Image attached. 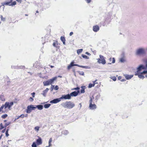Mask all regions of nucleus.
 I'll use <instances>...</instances> for the list:
<instances>
[{
  "instance_id": "nucleus-38",
  "label": "nucleus",
  "mask_w": 147,
  "mask_h": 147,
  "mask_svg": "<svg viewBox=\"0 0 147 147\" xmlns=\"http://www.w3.org/2000/svg\"><path fill=\"white\" fill-rule=\"evenodd\" d=\"M7 116V114H5L2 115L1 116V117L3 119H5L6 118Z\"/></svg>"
},
{
  "instance_id": "nucleus-63",
  "label": "nucleus",
  "mask_w": 147,
  "mask_h": 147,
  "mask_svg": "<svg viewBox=\"0 0 147 147\" xmlns=\"http://www.w3.org/2000/svg\"><path fill=\"white\" fill-rule=\"evenodd\" d=\"M145 74V77L147 78V73Z\"/></svg>"
},
{
  "instance_id": "nucleus-5",
  "label": "nucleus",
  "mask_w": 147,
  "mask_h": 147,
  "mask_svg": "<svg viewBox=\"0 0 147 147\" xmlns=\"http://www.w3.org/2000/svg\"><path fill=\"white\" fill-rule=\"evenodd\" d=\"M35 105H30L28 106L27 109L26 110V112L28 113H30L33 110H35L36 109V107Z\"/></svg>"
},
{
  "instance_id": "nucleus-43",
  "label": "nucleus",
  "mask_w": 147,
  "mask_h": 147,
  "mask_svg": "<svg viewBox=\"0 0 147 147\" xmlns=\"http://www.w3.org/2000/svg\"><path fill=\"white\" fill-rule=\"evenodd\" d=\"M16 1H14L12 3H11V6H13V5H16Z\"/></svg>"
},
{
  "instance_id": "nucleus-33",
  "label": "nucleus",
  "mask_w": 147,
  "mask_h": 147,
  "mask_svg": "<svg viewBox=\"0 0 147 147\" xmlns=\"http://www.w3.org/2000/svg\"><path fill=\"white\" fill-rule=\"evenodd\" d=\"M9 130V129H7L6 131L5 134H6V136L7 137H8L9 135V134H8V131Z\"/></svg>"
},
{
  "instance_id": "nucleus-50",
  "label": "nucleus",
  "mask_w": 147,
  "mask_h": 147,
  "mask_svg": "<svg viewBox=\"0 0 147 147\" xmlns=\"http://www.w3.org/2000/svg\"><path fill=\"white\" fill-rule=\"evenodd\" d=\"M19 118H20V117H19V116H18L17 117V118H16L15 119H14V122H15V121H16V120H17V119H19Z\"/></svg>"
},
{
  "instance_id": "nucleus-9",
  "label": "nucleus",
  "mask_w": 147,
  "mask_h": 147,
  "mask_svg": "<svg viewBox=\"0 0 147 147\" xmlns=\"http://www.w3.org/2000/svg\"><path fill=\"white\" fill-rule=\"evenodd\" d=\"M79 92V90H78L77 92L74 91V92H72V93L69 94L70 97L71 98V96H76L78 95Z\"/></svg>"
},
{
  "instance_id": "nucleus-3",
  "label": "nucleus",
  "mask_w": 147,
  "mask_h": 147,
  "mask_svg": "<svg viewBox=\"0 0 147 147\" xmlns=\"http://www.w3.org/2000/svg\"><path fill=\"white\" fill-rule=\"evenodd\" d=\"M63 107L67 109H71L75 106V104L71 101H67L63 102L61 104Z\"/></svg>"
},
{
  "instance_id": "nucleus-19",
  "label": "nucleus",
  "mask_w": 147,
  "mask_h": 147,
  "mask_svg": "<svg viewBox=\"0 0 147 147\" xmlns=\"http://www.w3.org/2000/svg\"><path fill=\"white\" fill-rule=\"evenodd\" d=\"M49 90V89L48 88H47L45 90H44L42 93V94L44 96H46V93H47L48 90Z\"/></svg>"
},
{
  "instance_id": "nucleus-26",
  "label": "nucleus",
  "mask_w": 147,
  "mask_h": 147,
  "mask_svg": "<svg viewBox=\"0 0 147 147\" xmlns=\"http://www.w3.org/2000/svg\"><path fill=\"white\" fill-rule=\"evenodd\" d=\"M4 107L5 108V106L4 105H2L0 108V112H2V113H5L3 111H2V110L3 109Z\"/></svg>"
},
{
  "instance_id": "nucleus-30",
  "label": "nucleus",
  "mask_w": 147,
  "mask_h": 147,
  "mask_svg": "<svg viewBox=\"0 0 147 147\" xmlns=\"http://www.w3.org/2000/svg\"><path fill=\"white\" fill-rule=\"evenodd\" d=\"M110 78L112 79L114 81H116V80L117 78L115 76H113L111 77H110Z\"/></svg>"
},
{
  "instance_id": "nucleus-22",
  "label": "nucleus",
  "mask_w": 147,
  "mask_h": 147,
  "mask_svg": "<svg viewBox=\"0 0 147 147\" xmlns=\"http://www.w3.org/2000/svg\"><path fill=\"white\" fill-rule=\"evenodd\" d=\"M60 39L61 41L63 42L64 45L65 44V38L62 36H61Z\"/></svg>"
},
{
  "instance_id": "nucleus-34",
  "label": "nucleus",
  "mask_w": 147,
  "mask_h": 147,
  "mask_svg": "<svg viewBox=\"0 0 147 147\" xmlns=\"http://www.w3.org/2000/svg\"><path fill=\"white\" fill-rule=\"evenodd\" d=\"M10 123V122H9L7 123H6L5 125V127H6L7 126L9 125Z\"/></svg>"
},
{
  "instance_id": "nucleus-41",
  "label": "nucleus",
  "mask_w": 147,
  "mask_h": 147,
  "mask_svg": "<svg viewBox=\"0 0 147 147\" xmlns=\"http://www.w3.org/2000/svg\"><path fill=\"white\" fill-rule=\"evenodd\" d=\"M79 74L83 76L84 75V72L83 71H79Z\"/></svg>"
},
{
  "instance_id": "nucleus-16",
  "label": "nucleus",
  "mask_w": 147,
  "mask_h": 147,
  "mask_svg": "<svg viewBox=\"0 0 147 147\" xmlns=\"http://www.w3.org/2000/svg\"><path fill=\"white\" fill-rule=\"evenodd\" d=\"M53 45L54 47H56V48H57V49H58V42L57 41H54L53 42Z\"/></svg>"
},
{
  "instance_id": "nucleus-4",
  "label": "nucleus",
  "mask_w": 147,
  "mask_h": 147,
  "mask_svg": "<svg viewBox=\"0 0 147 147\" xmlns=\"http://www.w3.org/2000/svg\"><path fill=\"white\" fill-rule=\"evenodd\" d=\"M57 77H55L52 78V79L49 80L47 81H44L43 82L44 86H47L51 84L54 81V80L57 79Z\"/></svg>"
},
{
  "instance_id": "nucleus-64",
  "label": "nucleus",
  "mask_w": 147,
  "mask_h": 147,
  "mask_svg": "<svg viewBox=\"0 0 147 147\" xmlns=\"http://www.w3.org/2000/svg\"><path fill=\"white\" fill-rule=\"evenodd\" d=\"M50 67H51V68H53V67H54V66H52V65H51V66H50Z\"/></svg>"
},
{
  "instance_id": "nucleus-54",
  "label": "nucleus",
  "mask_w": 147,
  "mask_h": 147,
  "mask_svg": "<svg viewBox=\"0 0 147 147\" xmlns=\"http://www.w3.org/2000/svg\"><path fill=\"white\" fill-rule=\"evenodd\" d=\"M74 66H78V67H80V66H81V65H78V64H74Z\"/></svg>"
},
{
  "instance_id": "nucleus-18",
  "label": "nucleus",
  "mask_w": 147,
  "mask_h": 147,
  "mask_svg": "<svg viewBox=\"0 0 147 147\" xmlns=\"http://www.w3.org/2000/svg\"><path fill=\"white\" fill-rule=\"evenodd\" d=\"M109 60L110 62H111L109 63V64H111V63H114L115 62V60L114 58H110L109 59Z\"/></svg>"
},
{
  "instance_id": "nucleus-12",
  "label": "nucleus",
  "mask_w": 147,
  "mask_h": 147,
  "mask_svg": "<svg viewBox=\"0 0 147 147\" xmlns=\"http://www.w3.org/2000/svg\"><path fill=\"white\" fill-rule=\"evenodd\" d=\"M97 81V80H96L95 81H93V84H92L91 83L89 84V85L88 86V88H90L94 86L95 84H98L97 82H96V83L95 82Z\"/></svg>"
},
{
  "instance_id": "nucleus-56",
  "label": "nucleus",
  "mask_w": 147,
  "mask_h": 147,
  "mask_svg": "<svg viewBox=\"0 0 147 147\" xmlns=\"http://www.w3.org/2000/svg\"><path fill=\"white\" fill-rule=\"evenodd\" d=\"M118 79L119 80H120L121 79V76H119L118 77Z\"/></svg>"
},
{
  "instance_id": "nucleus-1",
  "label": "nucleus",
  "mask_w": 147,
  "mask_h": 147,
  "mask_svg": "<svg viewBox=\"0 0 147 147\" xmlns=\"http://www.w3.org/2000/svg\"><path fill=\"white\" fill-rule=\"evenodd\" d=\"M147 74V60L146 61L145 65H140L137 68V71L135 75L138 76V77L142 79L145 78L144 75Z\"/></svg>"
},
{
  "instance_id": "nucleus-60",
  "label": "nucleus",
  "mask_w": 147,
  "mask_h": 147,
  "mask_svg": "<svg viewBox=\"0 0 147 147\" xmlns=\"http://www.w3.org/2000/svg\"><path fill=\"white\" fill-rule=\"evenodd\" d=\"M5 130H6V128H5V129H4L2 131V132L3 133H4L5 132Z\"/></svg>"
},
{
  "instance_id": "nucleus-13",
  "label": "nucleus",
  "mask_w": 147,
  "mask_h": 147,
  "mask_svg": "<svg viewBox=\"0 0 147 147\" xmlns=\"http://www.w3.org/2000/svg\"><path fill=\"white\" fill-rule=\"evenodd\" d=\"M89 108L90 109H94L96 108V105L95 104H92L91 103L89 105Z\"/></svg>"
},
{
  "instance_id": "nucleus-57",
  "label": "nucleus",
  "mask_w": 147,
  "mask_h": 147,
  "mask_svg": "<svg viewBox=\"0 0 147 147\" xmlns=\"http://www.w3.org/2000/svg\"><path fill=\"white\" fill-rule=\"evenodd\" d=\"M73 34V32H70V34H69V35L70 36H71Z\"/></svg>"
},
{
  "instance_id": "nucleus-48",
  "label": "nucleus",
  "mask_w": 147,
  "mask_h": 147,
  "mask_svg": "<svg viewBox=\"0 0 147 147\" xmlns=\"http://www.w3.org/2000/svg\"><path fill=\"white\" fill-rule=\"evenodd\" d=\"M31 94L32 95V96L33 97H35V92H33Z\"/></svg>"
},
{
  "instance_id": "nucleus-32",
  "label": "nucleus",
  "mask_w": 147,
  "mask_h": 147,
  "mask_svg": "<svg viewBox=\"0 0 147 147\" xmlns=\"http://www.w3.org/2000/svg\"><path fill=\"white\" fill-rule=\"evenodd\" d=\"M92 97H90V100L89 101V102L90 103V104H91V103H92V101L93 100V99L94 98V97L93 96H92Z\"/></svg>"
},
{
  "instance_id": "nucleus-23",
  "label": "nucleus",
  "mask_w": 147,
  "mask_h": 147,
  "mask_svg": "<svg viewBox=\"0 0 147 147\" xmlns=\"http://www.w3.org/2000/svg\"><path fill=\"white\" fill-rule=\"evenodd\" d=\"M52 141V138H51L49 140V146H46V147H50V146H52V145L51 144V142Z\"/></svg>"
},
{
  "instance_id": "nucleus-21",
  "label": "nucleus",
  "mask_w": 147,
  "mask_h": 147,
  "mask_svg": "<svg viewBox=\"0 0 147 147\" xmlns=\"http://www.w3.org/2000/svg\"><path fill=\"white\" fill-rule=\"evenodd\" d=\"M74 61H73L71 62L70 65H69L67 67V69H69L71 67L74 66Z\"/></svg>"
},
{
  "instance_id": "nucleus-47",
  "label": "nucleus",
  "mask_w": 147,
  "mask_h": 147,
  "mask_svg": "<svg viewBox=\"0 0 147 147\" xmlns=\"http://www.w3.org/2000/svg\"><path fill=\"white\" fill-rule=\"evenodd\" d=\"M19 116L20 117H21L22 118H23L24 117L25 115L24 114H22V115H21L20 116Z\"/></svg>"
},
{
  "instance_id": "nucleus-10",
  "label": "nucleus",
  "mask_w": 147,
  "mask_h": 147,
  "mask_svg": "<svg viewBox=\"0 0 147 147\" xmlns=\"http://www.w3.org/2000/svg\"><path fill=\"white\" fill-rule=\"evenodd\" d=\"M123 76L127 80L131 79L133 76V75H129L128 74H124Z\"/></svg>"
},
{
  "instance_id": "nucleus-61",
  "label": "nucleus",
  "mask_w": 147,
  "mask_h": 147,
  "mask_svg": "<svg viewBox=\"0 0 147 147\" xmlns=\"http://www.w3.org/2000/svg\"><path fill=\"white\" fill-rule=\"evenodd\" d=\"M28 116V115L27 114H26L25 115V117H27Z\"/></svg>"
},
{
  "instance_id": "nucleus-6",
  "label": "nucleus",
  "mask_w": 147,
  "mask_h": 147,
  "mask_svg": "<svg viewBox=\"0 0 147 147\" xmlns=\"http://www.w3.org/2000/svg\"><path fill=\"white\" fill-rule=\"evenodd\" d=\"M100 58L97 59V62L99 63H101L102 64L106 63V61L103 56L101 55H99Z\"/></svg>"
},
{
  "instance_id": "nucleus-7",
  "label": "nucleus",
  "mask_w": 147,
  "mask_h": 147,
  "mask_svg": "<svg viewBox=\"0 0 147 147\" xmlns=\"http://www.w3.org/2000/svg\"><path fill=\"white\" fill-rule=\"evenodd\" d=\"M71 98L70 97L69 94H68L67 95H62L60 99H70Z\"/></svg>"
},
{
  "instance_id": "nucleus-42",
  "label": "nucleus",
  "mask_w": 147,
  "mask_h": 147,
  "mask_svg": "<svg viewBox=\"0 0 147 147\" xmlns=\"http://www.w3.org/2000/svg\"><path fill=\"white\" fill-rule=\"evenodd\" d=\"M0 127H1V128L0 129H2L4 128V127L3 125V124H2V123H1L0 124Z\"/></svg>"
},
{
  "instance_id": "nucleus-35",
  "label": "nucleus",
  "mask_w": 147,
  "mask_h": 147,
  "mask_svg": "<svg viewBox=\"0 0 147 147\" xmlns=\"http://www.w3.org/2000/svg\"><path fill=\"white\" fill-rule=\"evenodd\" d=\"M82 57L84 58H85L86 59H89V57L87 56L86 55H82Z\"/></svg>"
},
{
  "instance_id": "nucleus-37",
  "label": "nucleus",
  "mask_w": 147,
  "mask_h": 147,
  "mask_svg": "<svg viewBox=\"0 0 147 147\" xmlns=\"http://www.w3.org/2000/svg\"><path fill=\"white\" fill-rule=\"evenodd\" d=\"M120 61L121 62H123L125 61V60L124 59V58H122L120 59Z\"/></svg>"
},
{
  "instance_id": "nucleus-25",
  "label": "nucleus",
  "mask_w": 147,
  "mask_h": 147,
  "mask_svg": "<svg viewBox=\"0 0 147 147\" xmlns=\"http://www.w3.org/2000/svg\"><path fill=\"white\" fill-rule=\"evenodd\" d=\"M83 51L82 49H78L77 50V53L78 54H79L81 53Z\"/></svg>"
},
{
  "instance_id": "nucleus-59",
  "label": "nucleus",
  "mask_w": 147,
  "mask_h": 147,
  "mask_svg": "<svg viewBox=\"0 0 147 147\" xmlns=\"http://www.w3.org/2000/svg\"><path fill=\"white\" fill-rule=\"evenodd\" d=\"M126 80L125 79H122L121 81V82H124V81H125Z\"/></svg>"
},
{
  "instance_id": "nucleus-29",
  "label": "nucleus",
  "mask_w": 147,
  "mask_h": 147,
  "mask_svg": "<svg viewBox=\"0 0 147 147\" xmlns=\"http://www.w3.org/2000/svg\"><path fill=\"white\" fill-rule=\"evenodd\" d=\"M37 144H36V143L35 142H33L32 144V147H37Z\"/></svg>"
},
{
  "instance_id": "nucleus-36",
  "label": "nucleus",
  "mask_w": 147,
  "mask_h": 147,
  "mask_svg": "<svg viewBox=\"0 0 147 147\" xmlns=\"http://www.w3.org/2000/svg\"><path fill=\"white\" fill-rule=\"evenodd\" d=\"M80 67H82L84 68H85V69H88L89 68L88 67V66H80Z\"/></svg>"
},
{
  "instance_id": "nucleus-40",
  "label": "nucleus",
  "mask_w": 147,
  "mask_h": 147,
  "mask_svg": "<svg viewBox=\"0 0 147 147\" xmlns=\"http://www.w3.org/2000/svg\"><path fill=\"white\" fill-rule=\"evenodd\" d=\"M100 96V95L99 94L98 95H97L96 96V100H98V99L99 98Z\"/></svg>"
},
{
  "instance_id": "nucleus-20",
  "label": "nucleus",
  "mask_w": 147,
  "mask_h": 147,
  "mask_svg": "<svg viewBox=\"0 0 147 147\" xmlns=\"http://www.w3.org/2000/svg\"><path fill=\"white\" fill-rule=\"evenodd\" d=\"M12 2V0H11L9 2L4 3H3V5H9V6H11V3Z\"/></svg>"
},
{
  "instance_id": "nucleus-31",
  "label": "nucleus",
  "mask_w": 147,
  "mask_h": 147,
  "mask_svg": "<svg viewBox=\"0 0 147 147\" xmlns=\"http://www.w3.org/2000/svg\"><path fill=\"white\" fill-rule=\"evenodd\" d=\"M82 89L81 90L80 92L82 93H84L85 92L84 88V87L82 86L81 87Z\"/></svg>"
},
{
  "instance_id": "nucleus-14",
  "label": "nucleus",
  "mask_w": 147,
  "mask_h": 147,
  "mask_svg": "<svg viewBox=\"0 0 147 147\" xmlns=\"http://www.w3.org/2000/svg\"><path fill=\"white\" fill-rule=\"evenodd\" d=\"M93 30L94 32H97L99 30V27L98 25L94 26L93 27Z\"/></svg>"
},
{
  "instance_id": "nucleus-55",
  "label": "nucleus",
  "mask_w": 147,
  "mask_h": 147,
  "mask_svg": "<svg viewBox=\"0 0 147 147\" xmlns=\"http://www.w3.org/2000/svg\"><path fill=\"white\" fill-rule=\"evenodd\" d=\"M88 3H89L90 2L91 0H85Z\"/></svg>"
},
{
  "instance_id": "nucleus-52",
  "label": "nucleus",
  "mask_w": 147,
  "mask_h": 147,
  "mask_svg": "<svg viewBox=\"0 0 147 147\" xmlns=\"http://www.w3.org/2000/svg\"><path fill=\"white\" fill-rule=\"evenodd\" d=\"M9 104L10 105H11V107L12 106L13 104V102H11L9 103Z\"/></svg>"
},
{
  "instance_id": "nucleus-39",
  "label": "nucleus",
  "mask_w": 147,
  "mask_h": 147,
  "mask_svg": "<svg viewBox=\"0 0 147 147\" xmlns=\"http://www.w3.org/2000/svg\"><path fill=\"white\" fill-rule=\"evenodd\" d=\"M0 98L1 100L2 101H4L5 100V98L3 96H1L0 97Z\"/></svg>"
},
{
  "instance_id": "nucleus-27",
  "label": "nucleus",
  "mask_w": 147,
  "mask_h": 147,
  "mask_svg": "<svg viewBox=\"0 0 147 147\" xmlns=\"http://www.w3.org/2000/svg\"><path fill=\"white\" fill-rule=\"evenodd\" d=\"M39 128H40V127H39V126H36V127H34V129L37 132H38V131L39 130Z\"/></svg>"
},
{
  "instance_id": "nucleus-51",
  "label": "nucleus",
  "mask_w": 147,
  "mask_h": 147,
  "mask_svg": "<svg viewBox=\"0 0 147 147\" xmlns=\"http://www.w3.org/2000/svg\"><path fill=\"white\" fill-rule=\"evenodd\" d=\"M18 2L21 3L22 2V0H16Z\"/></svg>"
},
{
  "instance_id": "nucleus-15",
  "label": "nucleus",
  "mask_w": 147,
  "mask_h": 147,
  "mask_svg": "<svg viewBox=\"0 0 147 147\" xmlns=\"http://www.w3.org/2000/svg\"><path fill=\"white\" fill-rule=\"evenodd\" d=\"M5 109L7 108H8L9 109H10V108L11 107V105H10L9 103L7 102H6L5 105Z\"/></svg>"
},
{
  "instance_id": "nucleus-8",
  "label": "nucleus",
  "mask_w": 147,
  "mask_h": 147,
  "mask_svg": "<svg viewBox=\"0 0 147 147\" xmlns=\"http://www.w3.org/2000/svg\"><path fill=\"white\" fill-rule=\"evenodd\" d=\"M60 98L54 99L51 100L50 102L51 103H57L61 101Z\"/></svg>"
},
{
  "instance_id": "nucleus-17",
  "label": "nucleus",
  "mask_w": 147,
  "mask_h": 147,
  "mask_svg": "<svg viewBox=\"0 0 147 147\" xmlns=\"http://www.w3.org/2000/svg\"><path fill=\"white\" fill-rule=\"evenodd\" d=\"M35 107L36 108H37L39 110H41L43 108V106L41 105H35Z\"/></svg>"
},
{
  "instance_id": "nucleus-11",
  "label": "nucleus",
  "mask_w": 147,
  "mask_h": 147,
  "mask_svg": "<svg viewBox=\"0 0 147 147\" xmlns=\"http://www.w3.org/2000/svg\"><path fill=\"white\" fill-rule=\"evenodd\" d=\"M36 142L37 145H40L42 144V142L41 138L40 137H39L36 140Z\"/></svg>"
},
{
  "instance_id": "nucleus-24",
  "label": "nucleus",
  "mask_w": 147,
  "mask_h": 147,
  "mask_svg": "<svg viewBox=\"0 0 147 147\" xmlns=\"http://www.w3.org/2000/svg\"><path fill=\"white\" fill-rule=\"evenodd\" d=\"M51 104H46L44 105V107L46 109L48 108L50 106Z\"/></svg>"
},
{
  "instance_id": "nucleus-46",
  "label": "nucleus",
  "mask_w": 147,
  "mask_h": 147,
  "mask_svg": "<svg viewBox=\"0 0 147 147\" xmlns=\"http://www.w3.org/2000/svg\"><path fill=\"white\" fill-rule=\"evenodd\" d=\"M59 89V87L57 86H56L54 88V89L56 90H57Z\"/></svg>"
},
{
  "instance_id": "nucleus-53",
  "label": "nucleus",
  "mask_w": 147,
  "mask_h": 147,
  "mask_svg": "<svg viewBox=\"0 0 147 147\" xmlns=\"http://www.w3.org/2000/svg\"><path fill=\"white\" fill-rule=\"evenodd\" d=\"M30 100L31 101H32L34 99L32 97H30Z\"/></svg>"
},
{
  "instance_id": "nucleus-62",
  "label": "nucleus",
  "mask_w": 147,
  "mask_h": 147,
  "mask_svg": "<svg viewBox=\"0 0 147 147\" xmlns=\"http://www.w3.org/2000/svg\"><path fill=\"white\" fill-rule=\"evenodd\" d=\"M80 105V107L81 108V107H82V104L81 103H80L79 104Z\"/></svg>"
},
{
  "instance_id": "nucleus-44",
  "label": "nucleus",
  "mask_w": 147,
  "mask_h": 147,
  "mask_svg": "<svg viewBox=\"0 0 147 147\" xmlns=\"http://www.w3.org/2000/svg\"><path fill=\"white\" fill-rule=\"evenodd\" d=\"M1 20L3 21H5V18H3L2 16H1Z\"/></svg>"
},
{
  "instance_id": "nucleus-2",
  "label": "nucleus",
  "mask_w": 147,
  "mask_h": 147,
  "mask_svg": "<svg viewBox=\"0 0 147 147\" xmlns=\"http://www.w3.org/2000/svg\"><path fill=\"white\" fill-rule=\"evenodd\" d=\"M146 54L145 49L141 47L137 49L135 52V54L137 56L140 57Z\"/></svg>"
},
{
  "instance_id": "nucleus-58",
  "label": "nucleus",
  "mask_w": 147,
  "mask_h": 147,
  "mask_svg": "<svg viewBox=\"0 0 147 147\" xmlns=\"http://www.w3.org/2000/svg\"><path fill=\"white\" fill-rule=\"evenodd\" d=\"M85 54L88 55H90V54L89 53L87 52H86Z\"/></svg>"
},
{
  "instance_id": "nucleus-28",
  "label": "nucleus",
  "mask_w": 147,
  "mask_h": 147,
  "mask_svg": "<svg viewBox=\"0 0 147 147\" xmlns=\"http://www.w3.org/2000/svg\"><path fill=\"white\" fill-rule=\"evenodd\" d=\"M62 133L66 135L68 134L69 132L67 130H65L62 131Z\"/></svg>"
},
{
  "instance_id": "nucleus-49",
  "label": "nucleus",
  "mask_w": 147,
  "mask_h": 147,
  "mask_svg": "<svg viewBox=\"0 0 147 147\" xmlns=\"http://www.w3.org/2000/svg\"><path fill=\"white\" fill-rule=\"evenodd\" d=\"M79 89H80V88L79 87H77V88H74V89H73L72 90H77Z\"/></svg>"
},
{
  "instance_id": "nucleus-45",
  "label": "nucleus",
  "mask_w": 147,
  "mask_h": 147,
  "mask_svg": "<svg viewBox=\"0 0 147 147\" xmlns=\"http://www.w3.org/2000/svg\"><path fill=\"white\" fill-rule=\"evenodd\" d=\"M25 68V66H19L18 68L23 69V68Z\"/></svg>"
}]
</instances>
